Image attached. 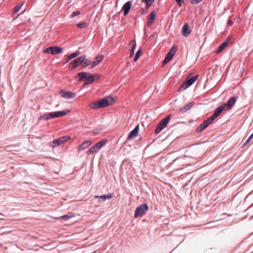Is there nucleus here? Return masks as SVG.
<instances>
[{"label": "nucleus", "instance_id": "obj_38", "mask_svg": "<svg viewBox=\"0 0 253 253\" xmlns=\"http://www.w3.org/2000/svg\"><path fill=\"white\" fill-rule=\"evenodd\" d=\"M170 60V59H169V57H166L164 60L163 62V65H166L167 63H168L169 61Z\"/></svg>", "mask_w": 253, "mask_h": 253}, {"label": "nucleus", "instance_id": "obj_7", "mask_svg": "<svg viewBox=\"0 0 253 253\" xmlns=\"http://www.w3.org/2000/svg\"><path fill=\"white\" fill-rule=\"evenodd\" d=\"M60 94L61 96L65 99H73L76 97V94L71 91L61 90Z\"/></svg>", "mask_w": 253, "mask_h": 253}, {"label": "nucleus", "instance_id": "obj_39", "mask_svg": "<svg viewBox=\"0 0 253 253\" xmlns=\"http://www.w3.org/2000/svg\"><path fill=\"white\" fill-rule=\"evenodd\" d=\"M192 4H198L200 3L202 0H189Z\"/></svg>", "mask_w": 253, "mask_h": 253}, {"label": "nucleus", "instance_id": "obj_30", "mask_svg": "<svg viewBox=\"0 0 253 253\" xmlns=\"http://www.w3.org/2000/svg\"><path fill=\"white\" fill-rule=\"evenodd\" d=\"M206 128H207L206 125L205 124H203V123L198 126L197 128V131L198 132H201L203 130H204Z\"/></svg>", "mask_w": 253, "mask_h": 253}, {"label": "nucleus", "instance_id": "obj_26", "mask_svg": "<svg viewBox=\"0 0 253 253\" xmlns=\"http://www.w3.org/2000/svg\"><path fill=\"white\" fill-rule=\"evenodd\" d=\"M130 44L131 45V49L130 52L129 57L131 58L132 57L134 54V49L135 48L136 44L135 41L132 40L130 42Z\"/></svg>", "mask_w": 253, "mask_h": 253}, {"label": "nucleus", "instance_id": "obj_29", "mask_svg": "<svg viewBox=\"0 0 253 253\" xmlns=\"http://www.w3.org/2000/svg\"><path fill=\"white\" fill-rule=\"evenodd\" d=\"M214 119H215L213 118L211 116L210 117H209L207 120H205L203 122V124H205L206 127H207L209 125H211L213 122Z\"/></svg>", "mask_w": 253, "mask_h": 253}, {"label": "nucleus", "instance_id": "obj_15", "mask_svg": "<svg viewBox=\"0 0 253 253\" xmlns=\"http://www.w3.org/2000/svg\"><path fill=\"white\" fill-rule=\"evenodd\" d=\"M138 130H139V126L137 125L133 130H132L127 138V139H132L134 137H136L138 134Z\"/></svg>", "mask_w": 253, "mask_h": 253}, {"label": "nucleus", "instance_id": "obj_19", "mask_svg": "<svg viewBox=\"0 0 253 253\" xmlns=\"http://www.w3.org/2000/svg\"><path fill=\"white\" fill-rule=\"evenodd\" d=\"M194 103L193 102H190L187 104L186 106H185L184 107H182L179 110V113L181 114L184 113L188 111L193 105Z\"/></svg>", "mask_w": 253, "mask_h": 253}, {"label": "nucleus", "instance_id": "obj_44", "mask_svg": "<svg viewBox=\"0 0 253 253\" xmlns=\"http://www.w3.org/2000/svg\"><path fill=\"white\" fill-rule=\"evenodd\" d=\"M19 16H20V14H18V15L15 17V19L17 18Z\"/></svg>", "mask_w": 253, "mask_h": 253}, {"label": "nucleus", "instance_id": "obj_40", "mask_svg": "<svg viewBox=\"0 0 253 253\" xmlns=\"http://www.w3.org/2000/svg\"><path fill=\"white\" fill-rule=\"evenodd\" d=\"M89 107L90 108H91L92 109H95V101H93V102H91L89 104Z\"/></svg>", "mask_w": 253, "mask_h": 253}, {"label": "nucleus", "instance_id": "obj_37", "mask_svg": "<svg viewBox=\"0 0 253 253\" xmlns=\"http://www.w3.org/2000/svg\"><path fill=\"white\" fill-rule=\"evenodd\" d=\"M253 138V133L252 134V135L247 139L246 142L244 144L243 146L246 145L247 144L249 143V142L252 140V139Z\"/></svg>", "mask_w": 253, "mask_h": 253}, {"label": "nucleus", "instance_id": "obj_31", "mask_svg": "<svg viewBox=\"0 0 253 253\" xmlns=\"http://www.w3.org/2000/svg\"><path fill=\"white\" fill-rule=\"evenodd\" d=\"M154 0H142V2L146 4V8H149L151 6Z\"/></svg>", "mask_w": 253, "mask_h": 253}, {"label": "nucleus", "instance_id": "obj_28", "mask_svg": "<svg viewBox=\"0 0 253 253\" xmlns=\"http://www.w3.org/2000/svg\"><path fill=\"white\" fill-rule=\"evenodd\" d=\"M74 216L75 215L73 213H71V214L63 215L62 216H61L59 217H58V219H64L66 220L74 217Z\"/></svg>", "mask_w": 253, "mask_h": 253}, {"label": "nucleus", "instance_id": "obj_42", "mask_svg": "<svg viewBox=\"0 0 253 253\" xmlns=\"http://www.w3.org/2000/svg\"><path fill=\"white\" fill-rule=\"evenodd\" d=\"M233 24V22L231 20H228V22H227V25L228 26H230V25H232Z\"/></svg>", "mask_w": 253, "mask_h": 253}, {"label": "nucleus", "instance_id": "obj_18", "mask_svg": "<svg viewBox=\"0 0 253 253\" xmlns=\"http://www.w3.org/2000/svg\"><path fill=\"white\" fill-rule=\"evenodd\" d=\"M80 53L81 52L79 50H78L69 55L68 56H67L66 58L65 63H67L69 62L70 60H71L72 59L77 57L80 54Z\"/></svg>", "mask_w": 253, "mask_h": 253}, {"label": "nucleus", "instance_id": "obj_27", "mask_svg": "<svg viewBox=\"0 0 253 253\" xmlns=\"http://www.w3.org/2000/svg\"><path fill=\"white\" fill-rule=\"evenodd\" d=\"M23 3H18L13 8L12 12L13 14L17 13L22 8V6L23 5Z\"/></svg>", "mask_w": 253, "mask_h": 253}, {"label": "nucleus", "instance_id": "obj_24", "mask_svg": "<svg viewBox=\"0 0 253 253\" xmlns=\"http://www.w3.org/2000/svg\"><path fill=\"white\" fill-rule=\"evenodd\" d=\"M229 39L224 42L219 47L218 49L217 50V53H219L222 50H223L228 44L229 43Z\"/></svg>", "mask_w": 253, "mask_h": 253}, {"label": "nucleus", "instance_id": "obj_1", "mask_svg": "<svg viewBox=\"0 0 253 253\" xmlns=\"http://www.w3.org/2000/svg\"><path fill=\"white\" fill-rule=\"evenodd\" d=\"M77 77L79 81H84V85H88L95 81V75L88 72H80L78 73Z\"/></svg>", "mask_w": 253, "mask_h": 253}, {"label": "nucleus", "instance_id": "obj_4", "mask_svg": "<svg viewBox=\"0 0 253 253\" xmlns=\"http://www.w3.org/2000/svg\"><path fill=\"white\" fill-rule=\"evenodd\" d=\"M170 115H169L167 117L160 122L155 130V133L156 134L160 133L167 126L170 120Z\"/></svg>", "mask_w": 253, "mask_h": 253}, {"label": "nucleus", "instance_id": "obj_12", "mask_svg": "<svg viewBox=\"0 0 253 253\" xmlns=\"http://www.w3.org/2000/svg\"><path fill=\"white\" fill-rule=\"evenodd\" d=\"M156 18L155 11L152 12L147 19L146 25L147 27H150L153 23L154 20Z\"/></svg>", "mask_w": 253, "mask_h": 253}, {"label": "nucleus", "instance_id": "obj_21", "mask_svg": "<svg viewBox=\"0 0 253 253\" xmlns=\"http://www.w3.org/2000/svg\"><path fill=\"white\" fill-rule=\"evenodd\" d=\"M91 144V141L89 140L85 141L82 143L81 145H79L78 149L79 151L83 150L85 148L88 147Z\"/></svg>", "mask_w": 253, "mask_h": 253}, {"label": "nucleus", "instance_id": "obj_36", "mask_svg": "<svg viewBox=\"0 0 253 253\" xmlns=\"http://www.w3.org/2000/svg\"><path fill=\"white\" fill-rule=\"evenodd\" d=\"M95 152V145H93L87 152L88 154Z\"/></svg>", "mask_w": 253, "mask_h": 253}, {"label": "nucleus", "instance_id": "obj_10", "mask_svg": "<svg viewBox=\"0 0 253 253\" xmlns=\"http://www.w3.org/2000/svg\"><path fill=\"white\" fill-rule=\"evenodd\" d=\"M237 97L235 96L231 97L229 98L227 103L223 104L226 110H229L232 108L236 103Z\"/></svg>", "mask_w": 253, "mask_h": 253}, {"label": "nucleus", "instance_id": "obj_35", "mask_svg": "<svg viewBox=\"0 0 253 253\" xmlns=\"http://www.w3.org/2000/svg\"><path fill=\"white\" fill-rule=\"evenodd\" d=\"M85 25L86 24L85 22H82L77 24V26L80 28H84L85 27Z\"/></svg>", "mask_w": 253, "mask_h": 253}, {"label": "nucleus", "instance_id": "obj_32", "mask_svg": "<svg viewBox=\"0 0 253 253\" xmlns=\"http://www.w3.org/2000/svg\"><path fill=\"white\" fill-rule=\"evenodd\" d=\"M141 53H142L141 49H139L136 52L135 56L134 58V59H133L134 62H136L137 61V60L139 59Z\"/></svg>", "mask_w": 253, "mask_h": 253}, {"label": "nucleus", "instance_id": "obj_9", "mask_svg": "<svg viewBox=\"0 0 253 253\" xmlns=\"http://www.w3.org/2000/svg\"><path fill=\"white\" fill-rule=\"evenodd\" d=\"M198 75L195 76L193 78L187 80L181 85V88L186 89L191 85L198 79Z\"/></svg>", "mask_w": 253, "mask_h": 253}, {"label": "nucleus", "instance_id": "obj_45", "mask_svg": "<svg viewBox=\"0 0 253 253\" xmlns=\"http://www.w3.org/2000/svg\"><path fill=\"white\" fill-rule=\"evenodd\" d=\"M11 147V146H7V149H8V148H10V147Z\"/></svg>", "mask_w": 253, "mask_h": 253}, {"label": "nucleus", "instance_id": "obj_25", "mask_svg": "<svg viewBox=\"0 0 253 253\" xmlns=\"http://www.w3.org/2000/svg\"><path fill=\"white\" fill-rule=\"evenodd\" d=\"M176 51V47H172L169 51V52L168 53L166 57H169V59L170 60L172 58L173 55L175 54Z\"/></svg>", "mask_w": 253, "mask_h": 253}, {"label": "nucleus", "instance_id": "obj_2", "mask_svg": "<svg viewBox=\"0 0 253 253\" xmlns=\"http://www.w3.org/2000/svg\"><path fill=\"white\" fill-rule=\"evenodd\" d=\"M116 102L115 99L110 96L99 99L96 102V108H103L111 106Z\"/></svg>", "mask_w": 253, "mask_h": 253}, {"label": "nucleus", "instance_id": "obj_8", "mask_svg": "<svg viewBox=\"0 0 253 253\" xmlns=\"http://www.w3.org/2000/svg\"><path fill=\"white\" fill-rule=\"evenodd\" d=\"M69 138L70 137L68 136H65L53 140L52 141L53 147H55L60 145L62 143L66 142L69 139Z\"/></svg>", "mask_w": 253, "mask_h": 253}, {"label": "nucleus", "instance_id": "obj_5", "mask_svg": "<svg viewBox=\"0 0 253 253\" xmlns=\"http://www.w3.org/2000/svg\"><path fill=\"white\" fill-rule=\"evenodd\" d=\"M148 210V206L147 204H143L138 207L135 211L134 217H141Z\"/></svg>", "mask_w": 253, "mask_h": 253}, {"label": "nucleus", "instance_id": "obj_23", "mask_svg": "<svg viewBox=\"0 0 253 253\" xmlns=\"http://www.w3.org/2000/svg\"><path fill=\"white\" fill-rule=\"evenodd\" d=\"M113 197L112 194H108L107 195L101 196H96V199H98V202L104 201L106 199H109L112 198Z\"/></svg>", "mask_w": 253, "mask_h": 253}, {"label": "nucleus", "instance_id": "obj_34", "mask_svg": "<svg viewBox=\"0 0 253 253\" xmlns=\"http://www.w3.org/2000/svg\"><path fill=\"white\" fill-rule=\"evenodd\" d=\"M80 14H81V12L79 10L73 11L71 15V17L74 18L78 15H80Z\"/></svg>", "mask_w": 253, "mask_h": 253}, {"label": "nucleus", "instance_id": "obj_13", "mask_svg": "<svg viewBox=\"0 0 253 253\" xmlns=\"http://www.w3.org/2000/svg\"><path fill=\"white\" fill-rule=\"evenodd\" d=\"M224 109H226V108H225L224 105L223 104H222L220 106H219V107L215 109L214 113L212 115V117L213 118L215 119L216 118H217L218 116H219L221 114L222 112Z\"/></svg>", "mask_w": 253, "mask_h": 253}, {"label": "nucleus", "instance_id": "obj_43", "mask_svg": "<svg viewBox=\"0 0 253 253\" xmlns=\"http://www.w3.org/2000/svg\"><path fill=\"white\" fill-rule=\"evenodd\" d=\"M100 75H96V76H95V78H96V80H97V79H99L100 78Z\"/></svg>", "mask_w": 253, "mask_h": 253}, {"label": "nucleus", "instance_id": "obj_33", "mask_svg": "<svg viewBox=\"0 0 253 253\" xmlns=\"http://www.w3.org/2000/svg\"><path fill=\"white\" fill-rule=\"evenodd\" d=\"M104 57V56L103 55H100L96 57V65L102 61Z\"/></svg>", "mask_w": 253, "mask_h": 253}, {"label": "nucleus", "instance_id": "obj_11", "mask_svg": "<svg viewBox=\"0 0 253 253\" xmlns=\"http://www.w3.org/2000/svg\"><path fill=\"white\" fill-rule=\"evenodd\" d=\"M54 112H50L41 115L39 120H48L50 119L55 118Z\"/></svg>", "mask_w": 253, "mask_h": 253}, {"label": "nucleus", "instance_id": "obj_14", "mask_svg": "<svg viewBox=\"0 0 253 253\" xmlns=\"http://www.w3.org/2000/svg\"><path fill=\"white\" fill-rule=\"evenodd\" d=\"M182 34L184 37H187L191 33V31L189 29V25L188 23H185L182 28Z\"/></svg>", "mask_w": 253, "mask_h": 253}, {"label": "nucleus", "instance_id": "obj_3", "mask_svg": "<svg viewBox=\"0 0 253 253\" xmlns=\"http://www.w3.org/2000/svg\"><path fill=\"white\" fill-rule=\"evenodd\" d=\"M63 48L59 46H51L45 48L43 52L44 53L52 55L61 53L63 52Z\"/></svg>", "mask_w": 253, "mask_h": 253}, {"label": "nucleus", "instance_id": "obj_6", "mask_svg": "<svg viewBox=\"0 0 253 253\" xmlns=\"http://www.w3.org/2000/svg\"><path fill=\"white\" fill-rule=\"evenodd\" d=\"M84 59V55H83L70 62L69 64L70 69L73 70L79 65L83 66V63Z\"/></svg>", "mask_w": 253, "mask_h": 253}, {"label": "nucleus", "instance_id": "obj_41", "mask_svg": "<svg viewBox=\"0 0 253 253\" xmlns=\"http://www.w3.org/2000/svg\"><path fill=\"white\" fill-rule=\"evenodd\" d=\"M175 1L178 5L181 6L182 5V2L183 1V0H175Z\"/></svg>", "mask_w": 253, "mask_h": 253}, {"label": "nucleus", "instance_id": "obj_22", "mask_svg": "<svg viewBox=\"0 0 253 253\" xmlns=\"http://www.w3.org/2000/svg\"><path fill=\"white\" fill-rule=\"evenodd\" d=\"M107 141H108V140L107 139H104L102 140L100 142H98L97 143H96V152L97 151L100 150V149H101V148L102 147L105 146V145L106 144Z\"/></svg>", "mask_w": 253, "mask_h": 253}, {"label": "nucleus", "instance_id": "obj_16", "mask_svg": "<svg viewBox=\"0 0 253 253\" xmlns=\"http://www.w3.org/2000/svg\"><path fill=\"white\" fill-rule=\"evenodd\" d=\"M70 112L69 110H63L54 112L55 118L65 116Z\"/></svg>", "mask_w": 253, "mask_h": 253}, {"label": "nucleus", "instance_id": "obj_20", "mask_svg": "<svg viewBox=\"0 0 253 253\" xmlns=\"http://www.w3.org/2000/svg\"><path fill=\"white\" fill-rule=\"evenodd\" d=\"M92 63V68L94 67L95 66V61H93L91 62L90 60L86 59V56L84 55V60L83 63V67H85L89 65Z\"/></svg>", "mask_w": 253, "mask_h": 253}, {"label": "nucleus", "instance_id": "obj_17", "mask_svg": "<svg viewBox=\"0 0 253 253\" xmlns=\"http://www.w3.org/2000/svg\"><path fill=\"white\" fill-rule=\"evenodd\" d=\"M131 3L130 1H128L124 5L122 9L124 11L125 15H126L128 13L131 8Z\"/></svg>", "mask_w": 253, "mask_h": 253}]
</instances>
